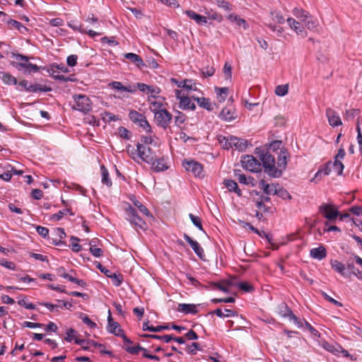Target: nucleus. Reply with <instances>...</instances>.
Returning a JSON list of instances; mask_svg holds the SVG:
<instances>
[{
    "label": "nucleus",
    "mask_w": 362,
    "mask_h": 362,
    "mask_svg": "<svg viewBox=\"0 0 362 362\" xmlns=\"http://www.w3.org/2000/svg\"><path fill=\"white\" fill-rule=\"evenodd\" d=\"M132 158L137 163H139V159H141L148 164L154 165L156 154L150 147L137 143L136 149L132 148Z\"/></svg>",
    "instance_id": "nucleus-1"
},
{
    "label": "nucleus",
    "mask_w": 362,
    "mask_h": 362,
    "mask_svg": "<svg viewBox=\"0 0 362 362\" xmlns=\"http://www.w3.org/2000/svg\"><path fill=\"white\" fill-rule=\"evenodd\" d=\"M319 213L327 220L325 223V226H328V222L334 223L339 216V211L332 204H322L319 206Z\"/></svg>",
    "instance_id": "nucleus-2"
},
{
    "label": "nucleus",
    "mask_w": 362,
    "mask_h": 362,
    "mask_svg": "<svg viewBox=\"0 0 362 362\" xmlns=\"http://www.w3.org/2000/svg\"><path fill=\"white\" fill-rule=\"evenodd\" d=\"M293 14L298 19L301 20L308 29L314 30L317 28V22L311 15L303 8H295Z\"/></svg>",
    "instance_id": "nucleus-3"
},
{
    "label": "nucleus",
    "mask_w": 362,
    "mask_h": 362,
    "mask_svg": "<svg viewBox=\"0 0 362 362\" xmlns=\"http://www.w3.org/2000/svg\"><path fill=\"white\" fill-rule=\"evenodd\" d=\"M126 219L136 227L142 230L147 229L146 223L138 215L136 209L130 205L126 209Z\"/></svg>",
    "instance_id": "nucleus-4"
},
{
    "label": "nucleus",
    "mask_w": 362,
    "mask_h": 362,
    "mask_svg": "<svg viewBox=\"0 0 362 362\" xmlns=\"http://www.w3.org/2000/svg\"><path fill=\"white\" fill-rule=\"evenodd\" d=\"M74 100L75 105H73L74 110L87 113L91 110V103L89 98L85 95H74Z\"/></svg>",
    "instance_id": "nucleus-5"
},
{
    "label": "nucleus",
    "mask_w": 362,
    "mask_h": 362,
    "mask_svg": "<svg viewBox=\"0 0 362 362\" xmlns=\"http://www.w3.org/2000/svg\"><path fill=\"white\" fill-rule=\"evenodd\" d=\"M242 166L247 170L257 173L261 170V163L252 155H245L241 158Z\"/></svg>",
    "instance_id": "nucleus-6"
},
{
    "label": "nucleus",
    "mask_w": 362,
    "mask_h": 362,
    "mask_svg": "<svg viewBox=\"0 0 362 362\" xmlns=\"http://www.w3.org/2000/svg\"><path fill=\"white\" fill-rule=\"evenodd\" d=\"M172 117V114L169 112L166 109L157 110V111H155L154 118L157 125L163 127L165 129H167L169 126Z\"/></svg>",
    "instance_id": "nucleus-7"
},
{
    "label": "nucleus",
    "mask_w": 362,
    "mask_h": 362,
    "mask_svg": "<svg viewBox=\"0 0 362 362\" xmlns=\"http://www.w3.org/2000/svg\"><path fill=\"white\" fill-rule=\"evenodd\" d=\"M182 166L187 171L192 173L195 177H204L203 166L201 163L193 160H184Z\"/></svg>",
    "instance_id": "nucleus-8"
},
{
    "label": "nucleus",
    "mask_w": 362,
    "mask_h": 362,
    "mask_svg": "<svg viewBox=\"0 0 362 362\" xmlns=\"http://www.w3.org/2000/svg\"><path fill=\"white\" fill-rule=\"evenodd\" d=\"M11 57L16 59L14 62H11V64L16 68L18 71H23L27 64L29 63V57L28 56L18 54V53H12Z\"/></svg>",
    "instance_id": "nucleus-9"
},
{
    "label": "nucleus",
    "mask_w": 362,
    "mask_h": 362,
    "mask_svg": "<svg viewBox=\"0 0 362 362\" xmlns=\"http://www.w3.org/2000/svg\"><path fill=\"white\" fill-rule=\"evenodd\" d=\"M175 95L177 99L180 100V107L183 110H195L196 106L194 103L189 98L182 94V90H175Z\"/></svg>",
    "instance_id": "nucleus-10"
},
{
    "label": "nucleus",
    "mask_w": 362,
    "mask_h": 362,
    "mask_svg": "<svg viewBox=\"0 0 362 362\" xmlns=\"http://www.w3.org/2000/svg\"><path fill=\"white\" fill-rule=\"evenodd\" d=\"M184 239L189 244L192 249L194 250V253L201 259H204L205 254L204 249L201 247L199 243L193 240L190 236L187 234L185 233L183 235Z\"/></svg>",
    "instance_id": "nucleus-11"
},
{
    "label": "nucleus",
    "mask_w": 362,
    "mask_h": 362,
    "mask_svg": "<svg viewBox=\"0 0 362 362\" xmlns=\"http://www.w3.org/2000/svg\"><path fill=\"white\" fill-rule=\"evenodd\" d=\"M326 117H327L329 125L332 127H336L342 124L339 115L331 107L326 109Z\"/></svg>",
    "instance_id": "nucleus-12"
},
{
    "label": "nucleus",
    "mask_w": 362,
    "mask_h": 362,
    "mask_svg": "<svg viewBox=\"0 0 362 362\" xmlns=\"http://www.w3.org/2000/svg\"><path fill=\"white\" fill-rule=\"evenodd\" d=\"M227 141H229L230 148L235 147L240 151H245L247 146V141L245 139L238 138L234 136H229V139Z\"/></svg>",
    "instance_id": "nucleus-13"
},
{
    "label": "nucleus",
    "mask_w": 362,
    "mask_h": 362,
    "mask_svg": "<svg viewBox=\"0 0 362 362\" xmlns=\"http://www.w3.org/2000/svg\"><path fill=\"white\" fill-rule=\"evenodd\" d=\"M237 113L234 107H224L220 112L218 117L224 121L230 122L237 117Z\"/></svg>",
    "instance_id": "nucleus-14"
},
{
    "label": "nucleus",
    "mask_w": 362,
    "mask_h": 362,
    "mask_svg": "<svg viewBox=\"0 0 362 362\" xmlns=\"http://www.w3.org/2000/svg\"><path fill=\"white\" fill-rule=\"evenodd\" d=\"M264 173L268 175L272 178H279L283 174V169H279L278 165L276 166V163L269 166H265Z\"/></svg>",
    "instance_id": "nucleus-15"
},
{
    "label": "nucleus",
    "mask_w": 362,
    "mask_h": 362,
    "mask_svg": "<svg viewBox=\"0 0 362 362\" xmlns=\"http://www.w3.org/2000/svg\"><path fill=\"white\" fill-rule=\"evenodd\" d=\"M75 343L76 344L81 345L82 349L86 351L89 350L92 346L93 347H98V348H104L103 344H98V342H96L93 340L75 339Z\"/></svg>",
    "instance_id": "nucleus-16"
},
{
    "label": "nucleus",
    "mask_w": 362,
    "mask_h": 362,
    "mask_svg": "<svg viewBox=\"0 0 362 362\" xmlns=\"http://www.w3.org/2000/svg\"><path fill=\"white\" fill-rule=\"evenodd\" d=\"M177 310L185 315H195L198 313L197 306L194 304L180 303L177 306Z\"/></svg>",
    "instance_id": "nucleus-17"
},
{
    "label": "nucleus",
    "mask_w": 362,
    "mask_h": 362,
    "mask_svg": "<svg viewBox=\"0 0 362 362\" xmlns=\"http://www.w3.org/2000/svg\"><path fill=\"white\" fill-rule=\"evenodd\" d=\"M310 255L312 258L322 260L327 256V251L324 246L313 248L310 251Z\"/></svg>",
    "instance_id": "nucleus-18"
},
{
    "label": "nucleus",
    "mask_w": 362,
    "mask_h": 362,
    "mask_svg": "<svg viewBox=\"0 0 362 362\" xmlns=\"http://www.w3.org/2000/svg\"><path fill=\"white\" fill-rule=\"evenodd\" d=\"M185 13L190 18L194 20L199 25H204L207 23L206 16L199 15L192 10L185 11Z\"/></svg>",
    "instance_id": "nucleus-19"
},
{
    "label": "nucleus",
    "mask_w": 362,
    "mask_h": 362,
    "mask_svg": "<svg viewBox=\"0 0 362 362\" xmlns=\"http://www.w3.org/2000/svg\"><path fill=\"white\" fill-rule=\"evenodd\" d=\"M109 86L111 88L119 91H126L131 93H134L136 92L135 87H132V86H124L119 81H112L109 84Z\"/></svg>",
    "instance_id": "nucleus-20"
},
{
    "label": "nucleus",
    "mask_w": 362,
    "mask_h": 362,
    "mask_svg": "<svg viewBox=\"0 0 362 362\" xmlns=\"http://www.w3.org/2000/svg\"><path fill=\"white\" fill-rule=\"evenodd\" d=\"M321 346L327 351L334 355H338L341 349V346L338 344H330L326 341H323Z\"/></svg>",
    "instance_id": "nucleus-21"
},
{
    "label": "nucleus",
    "mask_w": 362,
    "mask_h": 362,
    "mask_svg": "<svg viewBox=\"0 0 362 362\" xmlns=\"http://www.w3.org/2000/svg\"><path fill=\"white\" fill-rule=\"evenodd\" d=\"M225 187L231 192H235L238 197L242 196V192L236 182L233 180H225L223 182Z\"/></svg>",
    "instance_id": "nucleus-22"
},
{
    "label": "nucleus",
    "mask_w": 362,
    "mask_h": 362,
    "mask_svg": "<svg viewBox=\"0 0 362 362\" xmlns=\"http://www.w3.org/2000/svg\"><path fill=\"white\" fill-rule=\"evenodd\" d=\"M153 169L155 172H163L168 169V163L165 159L163 157L160 158H156L155 164L152 165Z\"/></svg>",
    "instance_id": "nucleus-23"
},
{
    "label": "nucleus",
    "mask_w": 362,
    "mask_h": 362,
    "mask_svg": "<svg viewBox=\"0 0 362 362\" xmlns=\"http://www.w3.org/2000/svg\"><path fill=\"white\" fill-rule=\"evenodd\" d=\"M124 58L130 60L132 63L136 64L139 68L145 66V63L140 56L134 53H126L124 54Z\"/></svg>",
    "instance_id": "nucleus-24"
},
{
    "label": "nucleus",
    "mask_w": 362,
    "mask_h": 362,
    "mask_svg": "<svg viewBox=\"0 0 362 362\" xmlns=\"http://www.w3.org/2000/svg\"><path fill=\"white\" fill-rule=\"evenodd\" d=\"M276 164L279 169H283V171L286 170L287 166V152L286 149H281L279 155L277 158Z\"/></svg>",
    "instance_id": "nucleus-25"
},
{
    "label": "nucleus",
    "mask_w": 362,
    "mask_h": 362,
    "mask_svg": "<svg viewBox=\"0 0 362 362\" xmlns=\"http://www.w3.org/2000/svg\"><path fill=\"white\" fill-rule=\"evenodd\" d=\"M259 157L262 161L261 165H262L264 168H265V166H269L275 163L274 156L271 155L269 152L262 153Z\"/></svg>",
    "instance_id": "nucleus-26"
},
{
    "label": "nucleus",
    "mask_w": 362,
    "mask_h": 362,
    "mask_svg": "<svg viewBox=\"0 0 362 362\" xmlns=\"http://www.w3.org/2000/svg\"><path fill=\"white\" fill-rule=\"evenodd\" d=\"M225 313L222 311L221 308H217L213 311L209 313L210 315H216L219 317H230L236 316L237 314L235 311H233L229 309H225Z\"/></svg>",
    "instance_id": "nucleus-27"
},
{
    "label": "nucleus",
    "mask_w": 362,
    "mask_h": 362,
    "mask_svg": "<svg viewBox=\"0 0 362 362\" xmlns=\"http://www.w3.org/2000/svg\"><path fill=\"white\" fill-rule=\"evenodd\" d=\"M330 264H331L332 268L334 271L339 272L341 275H342L344 276H348V274H346V272L345 271V266L341 262H339L337 259L331 260Z\"/></svg>",
    "instance_id": "nucleus-28"
},
{
    "label": "nucleus",
    "mask_w": 362,
    "mask_h": 362,
    "mask_svg": "<svg viewBox=\"0 0 362 362\" xmlns=\"http://www.w3.org/2000/svg\"><path fill=\"white\" fill-rule=\"evenodd\" d=\"M215 92L217 95L218 101L219 103H223L226 100V99L228 95L229 88L227 87H223V88L215 87Z\"/></svg>",
    "instance_id": "nucleus-29"
},
{
    "label": "nucleus",
    "mask_w": 362,
    "mask_h": 362,
    "mask_svg": "<svg viewBox=\"0 0 362 362\" xmlns=\"http://www.w3.org/2000/svg\"><path fill=\"white\" fill-rule=\"evenodd\" d=\"M0 78L7 85H16L18 82L16 77L4 71H0Z\"/></svg>",
    "instance_id": "nucleus-30"
},
{
    "label": "nucleus",
    "mask_w": 362,
    "mask_h": 362,
    "mask_svg": "<svg viewBox=\"0 0 362 362\" xmlns=\"http://www.w3.org/2000/svg\"><path fill=\"white\" fill-rule=\"evenodd\" d=\"M51 90L52 88L50 87L40 84H30L28 88V92L30 93H37L38 91L49 92Z\"/></svg>",
    "instance_id": "nucleus-31"
},
{
    "label": "nucleus",
    "mask_w": 362,
    "mask_h": 362,
    "mask_svg": "<svg viewBox=\"0 0 362 362\" xmlns=\"http://www.w3.org/2000/svg\"><path fill=\"white\" fill-rule=\"evenodd\" d=\"M279 314L281 316L284 317H288L289 319L291 317H295V315L293 314L291 309L284 303H281L279 305Z\"/></svg>",
    "instance_id": "nucleus-32"
},
{
    "label": "nucleus",
    "mask_w": 362,
    "mask_h": 362,
    "mask_svg": "<svg viewBox=\"0 0 362 362\" xmlns=\"http://www.w3.org/2000/svg\"><path fill=\"white\" fill-rule=\"evenodd\" d=\"M107 330L110 333H112L117 337L122 335V334L124 332L119 324L116 322H114L110 325H107Z\"/></svg>",
    "instance_id": "nucleus-33"
},
{
    "label": "nucleus",
    "mask_w": 362,
    "mask_h": 362,
    "mask_svg": "<svg viewBox=\"0 0 362 362\" xmlns=\"http://www.w3.org/2000/svg\"><path fill=\"white\" fill-rule=\"evenodd\" d=\"M287 22L291 27V29L294 30L297 34H302L304 31V28L303 26L300 25V23L296 21L293 18H288L287 19Z\"/></svg>",
    "instance_id": "nucleus-34"
},
{
    "label": "nucleus",
    "mask_w": 362,
    "mask_h": 362,
    "mask_svg": "<svg viewBox=\"0 0 362 362\" xmlns=\"http://www.w3.org/2000/svg\"><path fill=\"white\" fill-rule=\"evenodd\" d=\"M228 18L231 22H235L237 24V25L242 26L245 30H247L248 28V24L247 23V22L244 19L240 18L239 16L233 13L230 14Z\"/></svg>",
    "instance_id": "nucleus-35"
},
{
    "label": "nucleus",
    "mask_w": 362,
    "mask_h": 362,
    "mask_svg": "<svg viewBox=\"0 0 362 362\" xmlns=\"http://www.w3.org/2000/svg\"><path fill=\"white\" fill-rule=\"evenodd\" d=\"M195 100H197L199 105L209 111H211L213 110V106L209 99L205 98H194Z\"/></svg>",
    "instance_id": "nucleus-36"
},
{
    "label": "nucleus",
    "mask_w": 362,
    "mask_h": 362,
    "mask_svg": "<svg viewBox=\"0 0 362 362\" xmlns=\"http://www.w3.org/2000/svg\"><path fill=\"white\" fill-rule=\"evenodd\" d=\"M101 174H102V182L103 184L107 185V187L112 186V180L110 177L109 173L107 169L105 167V165H101L100 167Z\"/></svg>",
    "instance_id": "nucleus-37"
},
{
    "label": "nucleus",
    "mask_w": 362,
    "mask_h": 362,
    "mask_svg": "<svg viewBox=\"0 0 362 362\" xmlns=\"http://www.w3.org/2000/svg\"><path fill=\"white\" fill-rule=\"evenodd\" d=\"M234 175L238 178V181L244 185H248L252 180H253V177H246V176L241 173L240 170H234Z\"/></svg>",
    "instance_id": "nucleus-38"
},
{
    "label": "nucleus",
    "mask_w": 362,
    "mask_h": 362,
    "mask_svg": "<svg viewBox=\"0 0 362 362\" xmlns=\"http://www.w3.org/2000/svg\"><path fill=\"white\" fill-rule=\"evenodd\" d=\"M332 171L331 161L327 163L325 165H322L318 169L317 172L315 175V178H317L319 175L323 174L324 175H328Z\"/></svg>",
    "instance_id": "nucleus-39"
},
{
    "label": "nucleus",
    "mask_w": 362,
    "mask_h": 362,
    "mask_svg": "<svg viewBox=\"0 0 362 362\" xmlns=\"http://www.w3.org/2000/svg\"><path fill=\"white\" fill-rule=\"evenodd\" d=\"M141 337H150V338H153V339H158V340H163L165 343H169L173 339V336L172 334H165V335L160 336V335H157V334H146L141 335Z\"/></svg>",
    "instance_id": "nucleus-40"
},
{
    "label": "nucleus",
    "mask_w": 362,
    "mask_h": 362,
    "mask_svg": "<svg viewBox=\"0 0 362 362\" xmlns=\"http://www.w3.org/2000/svg\"><path fill=\"white\" fill-rule=\"evenodd\" d=\"M344 168V166L341 160H334V162L331 161L332 170L335 172L337 175H341L343 173Z\"/></svg>",
    "instance_id": "nucleus-41"
},
{
    "label": "nucleus",
    "mask_w": 362,
    "mask_h": 362,
    "mask_svg": "<svg viewBox=\"0 0 362 362\" xmlns=\"http://www.w3.org/2000/svg\"><path fill=\"white\" fill-rule=\"evenodd\" d=\"M274 195H277L278 197L286 199H291V195L288 192L284 189L283 187H279L278 188H275L273 192Z\"/></svg>",
    "instance_id": "nucleus-42"
},
{
    "label": "nucleus",
    "mask_w": 362,
    "mask_h": 362,
    "mask_svg": "<svg viewBox=\"0 0 362 362\" xmlns=\"http://www.w3.org/2000/svg\"><path fill=\"white\" fill-rule=\"evenodd\" d=\"M109 275L110 276H108L107 277H109V278H110L112 279V282L114 286L117 287V286H119L122 284V283L123 281V276H122V274L113 273L111 271V274H110Z\"/></svg>",
    "instance_id": "nucleus-43"
},
{
    "label": "nucleus",
    "mask_w": 362,
    "mask_h": 362,
    "mask_svg": "<svg viewBox=\"0 0 362 362\" xmlns=\"http://www.w3.org/2000/svg\"><path fill=\"white\" fill-rule=\"evenodd\" d=\"M69 214L71 216H74V214L71 212L69 209H65L63 210H60L58 213L53 214L51 216V220L54 221H58L61 220V218L66 214Z\"/></svg>",
    "instance_id": "nucleus-44"
},
{
    "label": "nucleus",
    "mask_w": 362,
    "mask_h": 362,
    "mask_svg": "<svg viewBox=\"0 0 362 362\" xmlns=\"http://www.w3.org/2000/svg\"><path fill=\"white\" fill-rule=\"evenodd\" d=\"M259 187L262 189L267 195L273 194L274 190L271 188L270 185L266 182V181L262 179L259 182Z\"/></svg>",
    "instance_id": "nucleus-45"
},
{
    "label": "nucleus",
    "mask_w": 362,
    "mask_h": 362,
    "mask_svg": "<svg viewBox=\"0 0 362 362\" xmlns=\"http://www.w3.org/2000/svg\"><path fill=\"white\" fill-rule=\"evenodd\" d=\"M6 23L8 25H11L12 27H14L17 30H18L21 33H23L24 30H27V28L25 26H24L21 23L13 20V19H8L6 21Z\"/></svg>",
    "instance_id": "nucleus-46"
},
{
    "label": "nucleus",
    "mask_w": 362,
    "mask_h": 362,
    "mask_svg": "<svg viewBox=\"0 0 362 362\" xmlns=\"http://www.w3.org/2000/svg\"><path fill=\"white\" fill-rule=\"evenodd\" d=\"M135 206H136L141 213L146 215V216L152 217V215L149 212L148 209L142 204L140 202L136 199H132Z\"/></svg>",
    "instance_id": "nucleus-47"
},
{
    "label": "nucleus",
    "mask_w": 362,
    "mask_h": 362,
    "mask_svg": "<svg viewBox=\"0 0 362 362\" xmlns=\"http://www.w3.org/2000/svg\"><path fill=\"white\" fill-rule=\"evenodd\" d=\"M207 289L215 290L218 289L224 293H228L229 289L222 285L221 282H211L209 286H208Z\"/></svg>",
    "instance_id": "nucleus-48"
},
{
    "label": "nucleus",
    "mask_w": 362,
    "mask_h": 362,
    "mask_svg": "<svg viewBox=\"0 0 362 362\" xmlns=\"http://www.w3.org/2000/svg\"><path fill=\"white\" fill-rule=\"evenodd\" d=\"M136 124L142 127L143 129L146 132V133L152 132L151 125L149 124L145 116H144Z\"/></svg>",
    "instance_id": "nucleus-49"
},
{
    "label": "nucleus",
    "mask_w": 362,
    "mask_h": 362,
    "mask_svg": "<svg viewBox=\"0 0 362 362\" xmlns=\"http://www.w3.org/2000/svg\"><path fill=\"white\" fill-rule=\"evenodd\" d=\"M189 217L192 223L200 230L203 231L204 228L202 223V220L199 216H197L192 214H189Z\"/></svg>",
    "instance_id": "nucleus-50"
},
{
    "label": "nucleus",
    "mask_w": 362,
    "mask_h": 362,
    "mask_svg": "<svg viewBox=\"0 0 362 362\" xmlns=\"http://www.w3.org/2000/svg\"><path fill=\"white\" fill-rule=\"evenodd\" d=\"M144 115L139 113V112L136 110H130L129 113V117L130 120L134 122V124H136Z\"/></svg>",
    "instance_id": "nucleus-51"
},
{
    "label": "nucleus",
    "mask_w": 362,
    "mask_h": 362,
    "mask_svg": "<svg viewBox=\"0 0 362 362\" xmlns=\"http://www.w3.org/2000/svg\"><path fill=\"white\" fill-rule=\"evenodd\" d=\"M288 91V86L287 84L277 86L275 89L276 95L281 97L286 95Z\"/></svg>",
    "instance_id": "nucleus-52"
},
{
    "label": "nucleus",
    "mask_w": 362,
    "mask_h": 362,
    "mask_svg": "<svg viewBox=\"0 0 362 362\" xmlns=\"http://www.w3.org/2000/svg\"><path fill=\"white\" fill-rule=\"evenodd\" d=\"M41 69V67L37 66L36 64H33L31 63H28L25 68L23 69V72L24 74H31V73H35L39 71Z\"/></svg>",
    "instance_id": "nucleus-53"
},
{
    "label": "nucleus",
    "mask_w": 362,
    "mask_h": 362,
    "mask_svg": "<svg viewBox=\"0 0 362 362\" xmlns=\"http://www.w3.org/2000/svg\"><path fill=\"white\" fill-rule=\"evenodd\" d=\"M92 243H93V240H92L89 244L90 245V252H91V254L95 257H100L101 256H103V251L99 248V247H96L95 245H93L92 244Z\"/></svg>",
    "instance_id": "nucleus-54"
},
{
    "label": "nucleus",
    "mask_w": 362,
    "mask_h": 362,
    "mask_svg": "<svg viewBox=\"0 0 362 362\" xmlns=\"http://www.w3.org/2000/svg\"><path fill=\"white\" fill-rule=\"evenodd\" d=\"M223 74L226 80H231L232 78V66L231 65L226 62L223 66Z\"/></svg>",
    "instance_id": "nucleus-55"
},
{
    "label": "nucleus",
    "mask_w": 362,
    "mask_h": 362,
    "mask_svg": "<svg viewBox=\"0 0 362 362\" xmlns=\"http://www.w3.org/2000/svg\"><path fill=\"white\" fill-rule=\"evenodd\" d=\"M186 278L190 281L191 284L193 285L194 286H196V287L199 286L204 289L208 288L207 286L202 285L200 284V282L198 280H197L195 278H194L190 274H187Z\"/></svg>",
    "instance_id": "nucleus-56"
},
{
    "label": "nucleus",
    "mask_w": 362,
    "mask_h": 362,
    "mask_svg": "<svg viewBox=\"0 0 362 362\" xmlns=\"http://www.w3.org/2000/svg\"><path fill=\"white\" fill-rule=\"evenodd\" d=\"M76 331L72 328H69L66 330V337H64V339L66 341L71 342L72 340L75 341V339H78L76 337Z\"/></svg>",
    "instance_id": "nucleus-57"
},
{
    "label": "nucleus",
    "mask_w": 362,
    "mask_h": 362,
    "mask_svg": "<svg viewBox=\"0 0 362 362\" xmlns=\"http://www.w3.org/2000/svg\"><path fill=\"white\" fill-rule=\"evenodd\" d=\"M118 134L120 137L125 139H129L131 137V132L124 127H120L118 128Z\"/></svg>",
    "instance_id": "nucleus-58"
},
{
    "label": "nucleus",
    "mask_w": 362,
    "mask_h": 362,
    "mask_svg": "<svg viewBox=\"0 0 362 362\" xmlns=\"http://www.w3.org/2000/svg\"><path fill=\"white\" fill-rule=\"evenodd\" d=\"M202 349L199 346V344L197 342H193L191 344V345L188 346V354L191 355H195L197 354V351H201Z\"/></svg>",
    "instance_id": "nucleus-59"
},
{
    "label": "nucleus",
    "mask_w": 362,
    "mask_h": 362,
    "mask_svg": "<svg viewBox=\"0 0 362 362\" xmlns=\"http://www.w3.org/2000/svg\"><path fill=\"white\" fill-rule=\"evenodd\" d=\"M81 319L82 320L83 322L90 328H95L97 327L96 323L93 322L86 315L81 314Z\"/></svg>",
    "instance_id": "nucleus-60"
},
{
    "label": "nucleus",
    "mask_w": 362,
    "mask_h": 362,
    "mask_svg": "<svg viewBox=\"0 0 362 362\" xmlns=\"http://www.w3.org/2000/svg\"><path fill=\"white\" fill-rule=\"evenodd\" d=\"M18 303L20 305L24 307L25 308H26L28 310H35V305L34 304H33L32 303H28L25 298H24L21 300H19L18 301Z\"/></svg>",
    "instance_id": "nucleus-61"
},
{
    "label": "nucleus",
    "mask_w": 362,
    "mask_h": 362,
    "mask_svg": "<svg viewBox=\"0 0 362 362\" xmlns=\"http://www.w3.org/2000/svg\"><path fill=\"white\" fill-rule=\"evenodd\" d=\"M304 325L306 329H308L310 332L312 334V335L315 337H320V332L315 329L306 320H304Z\"/></svg>",
    "instance_id": "nucleus-62"
},
{
    "label": "nucleus",
    "mask_w": 362,
    "mask_h": 362,
    "mask_svg": "<svg viewBox=\"0 0 362 362\" xmlns=\"http://www.w3.org/2000/svg\"><path fill=\"white\" fill-rule=\"evenodd\" d=\"M182 83L185 84L183 88L187 90H195L197 89L195 83L191 79H185Z\"/></svg>",
    "instance_id": "nucleus-63"
},
{
    "label": "nucleus",
    "mask_w": 362,
    "mask_h": 362,
    "mask_svg": "<svg viewBox=\"0 0 362 362\" xmlns=\"http://www.w3.org/2000/svg\"><path fill=\"white\" fill-rule=\"evenodd\" d=\"M35 230L40 235L45 238L49 235V229L47 228L41 226H37L35 227Z\"/></svg>",
    "instance_id": "nucleus-64"
}]
</instances>
